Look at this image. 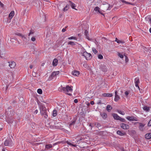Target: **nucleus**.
Here are the masks:
<instances>
[{"label": "nucleus", "mask_w": 151, "mask_h": 151, "mask_svg": "<svg viewBox=\"0 0 151 151\" xmlns=\"http://www.w3.org/2000/svg\"><path fill=\"white\" fill-rule=\"evenodd\" d=\"M39 107L41 114L44 115L45 118H47L48 115L47 110L44 105L43 104H41L40 105Z\"/></svg>", "instance_id": "nucleus-1"}, {"label": "nucleus", "mask_w": 151, "mask_h": 151, "mask_svg": "<svg viewBox=\"0 0 151 151\" xmlns=\"http://www.w3.org/2000/svg\"><path fill=\"white\" fill-rule=\"evenodd\" d=\"M62 90L64 92L66 93L68 95L70 96L71 95V93H69V92H72L73 91V89L71 88V86H67L65 87H63Z\"/></svg>", "instance_id": "nucleus-2"}, {"label": "nucleus", "mask_w": 151, "mask_h": 151, "mask_svg": "<svg viewBox=\"0 0 151 151\" xmlns=\"http://www.w3.org/2000/svg\"><path fill=\"white\" fill-rule=\"evenodd\" d=\"M112 115L114 119L120 120L122 122H126V121L124 119L122 118L119 116L117 114L113 113Z\"/></svg>", "instance_id": "nucleus-3"}, {"label": "nucleus", "mask_w": 151, "mask_h": 151, "mask_svg": "<svg viewBox=\"0 0 151 151\" xmlns=\"http://www.w3.org/2000/svg\"><path fill=\"white\" fill-rule=\"evenodd\" d=\"M82 55L84 56L87 60H90L92 58L91 54L88 53L86 51H85L83 53Z\"/></svg>", "instance_id": "nucleus-4"}, {"label": "nucleus", "mask_w": 151, "mask_h": 151, "mask_svg": "<svg viewBox=\"0 0 151 151\" xmlns=\"http://www.w3.org/2000/svg\"><path fill=\"white\" fill-rule=\"evenodd\" d=\"M128 120L131 121H138V119L136 117L134 116H127L126 117Z\"/></svg>", "instance_id": "nucleus-5"}, {"label": "nucleus", "mask_w": 151, "mask_h": 151, "mask_svg": "<svg viewBox=\"0 0 151 151\" xmlns=\"http://www.w3.org/2000/svg\"><path fill=\"white\" fill-rule=\"evenodd\" d=\"M139 124V130L141 131H143L144 130L143 127H144L145 124H143L142 123L138 122L135 123V124Z\"/></svg>", "instance_id": "nucleus-6"}, {"label": "nucleus", "mask_w": 151, "mask_h": 151, "mask_svg": "<svg viewBox=\"0 0 151 151\" xmlns=\"http://www.w3.org/2000/svg\"><path fill=\"white\" fill-rule=\"evenodd\" d=\"M120 126L122 128L124 129H128L129 128V126L128 125L123 123L120 124Z\"/></svg>", "instance_id": "nucleus-7"}, {"label": "nucleus", "mask_w": 151, "mask_h": 151, "mask_svg": "<svg viewBox=\"0 0 151 151\" xmlns=\"http://www.w3.org/2000/svg\"><path fill=\"white\" fill-rule=\"evenodd\" d=\"M100 68L103 72H107L108 70V68H107L106 66L104 65H101Z\"/></svg>", "instance_id": "nucleus-8"}, {"label": "nucleus", "mask_w": 151, "mask_h": 151, "mask_svg": "<svg viewBox=\"0 0 151 151\" xmlns=\"http://www.w3.org/2000/svg\"><path fill=\"white\" fill-rule=\"evenodd\" d=\"M9 66L11 68H14L16 65L14 61L9 62Z\"/></svg>", "instance_id": "nucleus-9"}, {"label": "nucleus", "mask_w": 151, "mask_h": 151, "mask_svg": "<svg viewBox=\"0 0 151 151\" xmlns=\"http://www.w3.org/2000/svg\"><path fill=\"white\" fill-rule=\"evenodd\" d=\"M115 97L114 98V101H117L120 99V97L117 95V92L116 91L115 92Z\"/></svg>", "instance_id": "nucleus-10"}, {"label": "nucleus", "mask_w": 151, "mask_h": 151, "mask_svg": "<svg viewBox=\"0 0 151 151\" xmlns=\"http://www.w3.org/2000/svg\"><path fill=\"white\" fill-rule=\"evenodd\" d=\"M100 115L102 117V118L104 119H105L107 117V114L105 112L101 113Z\"/></svg>", "instance_id": "nucleus-11"}, {"label": "nucleus", "mask_w": 151, "mask_h": 151, "mask_svg": "<svg viewBox=\"0 0 151 151\" xmlns=\"http://www.w3.org/2000/svg\"><path fill=\"white\" fill-rule=\"evenodd\" d=\"M103 7L104 8V9L107 10H110V5L109 4H103Z\"/></svg>", "instance_id": "nucleus-12"}, {"label": "nucleus", "mask_w": 151, "mask_h": 151, "mask_svg": "<svg viewBox=\"0 0 151 151\" xmlns=\"http://www.w3.org/2000/svg\"><path fill=\"white\" fill-rule=\"evenodd\" d=\"M94 10L102 15H104V14L102 13V12L100 11V8L98 6H96L95 7L94 9Z\"/></svg>", "instance_id": "nucleus-13"}, {"label": "nucleus", "mask_w": 151, "mask_h": 151, "mask_svg": "<svg viewBox=\"0 0 151 151\" xmlns=\"http://www.w3.org/2000/svg\"><path fill=\"white\" fill-rule=\"evenodd\" d=\"M117 134L121 136L124 135L126 134V133L125 132H122L120 130H118L117 131Z\"/></svg>", "instance_id": "nucleus-14"}, {"label": "nucleus", "mask_w": 151, "mask_h": 151, "mask_svg": "<svg viewBox=\"0 0 151 151\" xmlns=\"http://www.w3.org/2000/svg\"><path fill=\"white\" fill-rule=\"evenodd\" d=\"M80 74L79 72L78 71L74 70L72 72V74L75 76H77Z\"/></svg>", "instance_id": "nucleus-15"}, {"label": "nucleus", "mask_w": 151, "mask_h": 151, "mask_svg": "<svg viewBox=\"0 0 151 151\" xmlns=\"http://www.w3.org/2000/svg\"><path fill=\"white\" fill-rule=\"evenodd\" d=\"M145 138L149 139L151 138V133H149L146 134L145 135Z\"/></svg>", "instance_id": "nucleus-16"}, {"label": "nucleus", "mask_w": 151, "mask_h": 151, "mask_svg": "<svg viewBox=\"0 0 151 151\" xmlns=\"http://www.w3.org/2000/svg\"><path fill=\"white\" fill-rule=\"evenodd\" d=\"M58 63V60L57 59H55L52 62V65L54 66H56Z\"/></svg>", "instance_id": "nucleus-17"}, {"label": "nucleus", "mask_w": 151, "mask_h": 151, "mask_svg": "<svg viewBox=\"0 0 151 151\" xmlns=\"http://www.w3.org/2000/svg\"><path fill=\"white\" fill-rule=\"evenodd\" d=\"M77 118L76 117L70 123V126L71 125H74L76 122L77 120Z\"/></svg>", "instance_id": "nucleus-18"}, {"label": "nucleus", "mask_w": 151, "mask_h": 151, "mask_svg": "<svg viewBox=\"0 0 151 151\" xmlns=\"http://www.w3.org/2000/svg\"><path fill=\"white\" fill-rule=\"evenodd\" d=\"M102 95L104 97H111L113 96L112 94L111 93H104Z\"/></svg>", "instance_id": "nucleus-19"}, {"label": "nucleus", "mask_w": 151, "mask_h": 151, "mask_svg": "<svg viewBox=\"0 0 151 151\" xmlns=\"http://www.w3.org/2000/svg\"><path fill=\"white\" fill-rule=\"evenodd\" d=\"M14 15V11H12L11 13L9 14V18L11 19L13 17V16Z\"/></svg>", "instance_id": "nucleus-20"}, {"label": "nucleus", "mask_w": 151, "mask_h": 151, "mask_svg": "<svg viewBox=\"0 0 151 151\" xmlns=\"http://www.w3.org/2000/svg\"><path fill=\"white\" fill-rule=\"evenodd\" d=\"M69 2L70 3V5L72 8L76 10H77L75 8V7L76 6L75 4L73 3L72 2L70 1H69Z\"/></svg>", "instance_id": "nucleus-21"}, {"label": "nucleus", "mask_w": 151, "mask_h": 151, "mask_svg": "<svg viewBox=\"0 0 151 151\" xmlns=\"http://www.w3.org/2000/svg\"><path fill=\"white\" fill-rule=\"evenodd\" d=\"M112 108L110 105H108L106 106V109L109 112L112 109Z\"/></svg>", "instance_id": "nucleus-22"}, {"label": "nucleus", "mask_w": 151, "mask_h": 151, "mask_svg": "<svg viewBox=\"0 0 151 151\" xmlns=\"http://www.w3.org/2000/svg\"><path fill=\"white\" fill-rule=\"evenodd\" d=\"M10 141H11V140H6L4 142V145L5 146H8Z\"/></svg>", "instance_id": "nucleus-23"}, {"label": "nucleus", "mask_w": 151, "mask_h": 151, "mask_svg": "<svg viewBox=\"0 0 151 151\" xmlns=\"http://www.w3.org/2000/svg\"><path fill=\"white\" fill-rule=\"evenodd\" d=\"M84 35L86 36V38L88 40H90L89 37L88 36V31L86 30H85L84 32Z\"/></svg>", "instance_id": "nucleus-24"}, {"label": "nucleus", "mask_w": 151, "mask_h": 151, "mask_svg": "<svg viewBox=\"0 0 151 151\" xmlns=\"http://www.w3.org/2000/svg\"><path fill=\"white\" fill-rule=\"evenodd\" d=\"M14 121L13 119L12 118H9L7 119V121L9 124H12Z\"/></svg>", "instance_id": "nucleus-25"}, {"label": "nucleus", "mask_w": 151, "mask_h": 151, "mask_svg": "<svg viewBox=\"0 0 151 151\" xmlns=\"http://www.w3.org/2000/svg\"><path fill=\"white\" fill-rule=\"evenodd\" d=\"M52 146L50 144H47L45 145V148L47 149H50L52 147Z\"/></svg>", "instance_id": "nucleus-26"}, {"label": "nucleus", "mask_w": 151, "mask_h": 151, "mask_svg": "<svg viewBox=\"0 0 151 151\" xmlns=\"http://www.w3.org/2000/svg\"><path fill=\"white\" fill-rule=\"evenodd\" d=\"M143 109L145 111H150L149 107L146 106H144L143 107Z\"/></svg>", "instance_id": "nucleus-27"}, {"label": "nucleus", "mask_w": 151, "mask_h": 151, "mask_svg": "<svg viewBox=\"0 0 151 151\" xmlns=\"http://www.w3.org/2000/svg\"><path fill=\"white\" fill-rule=\"evenodd\" d=\"M94 125L97 127L98 128H99L101 126V124L98 122H95L94 123Z\"/></svg>", "instance_id": "nucleus-28"}, {"label": "nucleus", "mask_w": 151, "mask_h": 151, "mask_svg": "<svg viewBox=\"0 0 151 151\" xmlns=\"http://www.w3.org/2000/svg\"><path fill=\"white\" fill-rule=\"evenodd\" d=\"M117 112L119 113V114L124 115L125 114V113L123 111L120 110H117Z\"/></svg>", "instance_id": "nucleus-29"}, {"label": "nucleus", "mask_w": 151, "mask_h": 151, "mask_svg": "<svg viewBox=\"0 0 151 151\" xmlns=\"http://www.w3.org/2000/svg\"><path fill=\"white\" fill-rule=\"evenodd\" d=\"M135 83L138 84L139 82V78H135Z\"/></svg>", "instance_id": "nucleus-30"}, {"label": "nucleus", "mask_w": 151, "mask_h": 151, "mask_svg": "<svg viewBox=\"0 0 151 151\" xmlns=\"http://www.w3.org/2000/svg\"><path fill=\"white\" fill-rule=\"evenodd\" d=\"M52 115L54 116H55L57 115V111L56 110H53Z\"/></svg>", "instance_id": "nucleus-31"}, {"label": "nucleus", "mask_w": 151, "mask_h": 151, "mask_svg": "<svg viewBox=\"0 0 151 151\" xmlns=\"http://www.w3.org/2000/svg\"><path fill=\"white\" fill-rule=\"evenodd\" d=\"M30 32L29 33L28 35L29 36L30 35L33 34L34 32V30L32 29H31L30 31Z\"/></svg>", "instance_id": "nucleus-32"}, {"label": "nucleus", "mask_w": 151, "mask_h": 151, "mask_svg": "<svg viewBox=\"0 0 151 151\" xmlns=\"http://www.w3.org/2000/svg\"><path fill=\"white\" fill-rule=\"evenodd\" d=\"M37 92L39 94H42V89L40 88L37 89Z\"/></svg>", "instance_id": "nucleus-33"}, {"label": "nucleus", "mask_w": 151, "mask_h": 151, "mask_svg": "<svg viewBox=\"0 0 151 151\" xmlns=\"http://www.w3.org/2000/svg\"><path fill=\"white\" fill-rule=\"evenodd\" d=\"M68 45H70L72 46L74 45H75L74 42H69L68 43Z\"/></svg>", "instance_id": "nucleus-34"}, {"label": "nucleus", "mask_w": 151, "mask_h": 151, "mask_svg": "<svg viewBox=\"0 0 151 151\" xmlns=\"http://www.w3.org/2000/svg\"><path fill=\"white\" fill-rule=\"evenodd\" d=\"M121 1L122 3H125L126 4H131L129 2H127L124 0H121Z\"/></svg>", "instance_id": "nucleus-35"}, {"label": "nucleus", "mask_w": 151, "mask_h": 151, "mask_svg": "<svg viewBox=\"0 0 151 151\" xmlns=\"http://www.w3.org/2000/svg\"><path fill=\"white\" fill-rule=\"evenodd\" d=\"M115 41L116 42H117L118 43H122V41L119 40L117 39V38H116Z\"/></svg>", "instance_id": "nucleus-36"}, {"label": "nucleus", "mask_w": 151, "mask_h": 151, "mask_svg": "<svg viewBox=\"0 0 151 151\" xmlns=\"http://www.w3.org/2000/svg\"><path fill=\"white\" fill-rule=\"evenodd\" d=\"M92 50L93 52L95 54L98 52L94 48H92Z\"/></svg>", "instance_id": "nucleus-37"}, {"label": "nucleus", "mask_w": 151, "mask_h": 151, "mask_svg": "<svg viewBox=\"0 0 151 151\" xmlns=\"http://www.w3.org/2000/svg\"><path fill=\"white\" fill-rule=\"evenodd\" d=\"M16 34L19 36H21L23 38H26L24 36V35H22L21 34L18 33V34Z\"/></svg>", "instance_id": "nucleus-38"}, {"label": "nucleus", "mask_w": 151, "mask_h": 151, "mask_svg": "<svg viewBox=\"0 0 151 151\" xmlns=\"http://www.w3.org/2000/svg\"><path fill=\"white\" fill-rule=\"evenodd\" d=\"M36 72L33 71L32 73V75L34 77H36Z\"/></svg>", "instance_id": "nucleus-39"}, {"label": "nucleus", "mask_w": 151, "mask_h": 151, "mask_svg": "<svg viewBox=\"0 0 151 151\" xmlns=\"http://www.w3.org/2000/svg\"><path fill=\"white\" fill-rule=\"evenodd\" d=\"M118 56L121 58H122L124 57V56L120 54V53H118Z\"/></svg>", "instance_id": "nucleus-40"}, {"label": "nucleus", "mask_w": 151, "mask_h": 151, "mask_svg": "<svg viewBox=\"0 0 151 151\" xmlns=\"http://www.w3.org/2000/svg\"><path fill=\"white\" fill-rule=\"evenodd\" d=\"M69 40L74 39L76 40V38L74 37H71L68 38Z\"/></svg>", "instance_id": "nucleus-41"}, {"label": "nucleus", "mask_w": 151, "mask_h": 151, "mask_svg": "<svg viewBox=\"0 0 151 151\" xmlns=\"http://www.w3.org/2000/svg\"><path fill=\"white\" fill-rule=\"evenodd\" d=\"M98 58L99 59H101L103 58V56L101 55H99L98 56Z\"/></svg>", "instance_id": "nucleus-42"}, {"label": "nucleus", "mask_w": 151, "mask_h": 151, "mask_svg": "<svg viewBox=\"0 0 151 151\" xmlns=\"http://www.w3.org/2000/svg\"><path fill=\"white\" fill-rule=\"evenodd\" d=\"M125 62L127 63L129 59L128 58V57L126 56L125 55Z\"/></svg>", "instance_id": "nucleus-43"}, {"label": "nucleus", "mask_w": 151, "mask_h": 151, "mask_svg": "<svg viewBox=\"0 0 151 151\" xmlns=\"http://www.w3.org/2000/svg\"><path fill=\"white\" fill-rule=\"evenodd\" d=\"M147 125L148 126H151V119L148 122V123Z\"/></svg>", "instance_id": "nucleus-44"}, {"label": "nucleus", "mask_w": 151, "mask_h": 151, "mask_svg": "<svg viewBox=\"0 0 151 151\" xmlns=\"http://www.w3.org/2000/svg\"><path fill=\"white\" fill-rule=\"evenodd\" d=\"M56 76V74H55V73L54 72H53L52 73L51 75V76H53V77H55V76Z\"/></svg>", "instance_id": "nucleus-45"}, {"label": "nucleus", "mask_w": 151, "mask_h": 151, "mask_svg": "<svg viewBox=\"0 0 151 151\" xmlns=\"http://www.w3.org/2000/svg\"><path fill=\"white\" fill-rule=\"evenodd\" d=\"M129 93V91H126L125 92V94L126 96H127L128 95Z\"/></svg>", "instance_id": "nucleus-46"}, {"label": "nucleus", "mask_w": 151, "mask_h": 151, "mask_svg": "<svg viewBox=\"0 0 151 151\" xmlns=\"http://www.w3.org/2000/svg\"><path fill=\"white\" fill-rule=\"evenodd\" d=\"M31 40L32 41H34L36 39L35 37H33L31 38Z\"/></svg>", "instance_id": "nucleus-47"}, {"label": "nucleus", "mask_w": 151, "mask_h": 151, "mask_svg": "<svg viewBox=\"0 0 151 151\" xmlns=\"http://www.w3.org/2000/svg\"><path fill=\"white\" fill-rule=\"evenodd\" d=\"M55 74H56V75H58V74H59V71H55V72H54Z\"/></svg>", "instance_id": "nucleus-48"}, {"label": "nucleus", "mask_w": 151, "mask_h": 151, "mask_svg": "<svg viewBox=\"0 0 151 151\" xmlns=\"http://www.w3.org/2000/svg\"><path fill=\"white\" fill-rule=\"evenodd\" d=\"M67 143L70 145L72 146V144L71 143L68 142V141L66 142Z\"/></svg>", "instance_id": "nucleus-49"}, {"label": "nucleus", "mask_w": 151, "mask_h": 151, "mask_svg": "<svg viewBox=\"0 0 151 151\" xmlns=\"http://www.w3.org/2000/svg\"><path fill=\"white\" fill-rule=\"evenodd\" d=\"M67 143L70 145L72 146V144L71 143L68 142V141L66 142Z\"/></svg>", "instance_id": "nucleus-50"}, {"label": "nucleus", "mask_w": 151, "mask_h": 151, "mask_svg": "<svg viewBox=\"0 0 151 151\" xmlns=\"http://www.w3.org/2000/svg\"><path fill=\"white\" fill-rule=\"evenodd\" d=\"M67 143L70 145L72 146V144L71 143L68 142V141L66 142Z\"/></svg>", "instance_id": "nucleus-51"}, {"label": "nucleus", "mask_w": 151, "mask_h": 151, "mask_svg": "<svg viewBox=\"0 0 151 151\" xmlns=\"http://www.w3.org/2000/svg\"><path fill=\"white\" fill-rule=\"evenodd\" d=\"M0 6L2 7H4V4L2 3L1 2V1H0Z\"/></svg>", "instance_id": "nucleus-52"}, {"label": "nucleus", "mask_w": 151, "mask_h": 151, "mask_svg": "<svg viewBox=\"0 0 151 151\" xmlns=\"http://www.w3.org/2000/svg\"><path fill=\"white\" fill-rule=\"evenodd\" d=\"M67 7V6L66 5V6L63 9V11H65L68 10V9H66Z\"/></svg>", "instance_id": "nucleus-53"}, {"label": "nucleus", "mask_w": 151, "mask_h": 151, "mask_svg": "<svg viewBox=\"0 0 151 151\" xmlns=\"http://www.w3.org/2000/svg\"><path fill=\"white\" fill-rule=\"evenodd\" d=\"M38 111L37 110H36L35 111V112H34V114H36L37 113Z\"/></svg>", "instance_id": "nucleus-54"}, {"label": "nucleus", "mask_w": 151, "mask_h": 151, "mask_svg": "<svg viewBox=\"0 0 151 151\" xmlns=\"http://www.w3.org/2000/svg\"><path fill=\"white\" fill-rule=\"evenodd\" d=\"M74 102L76 103H77L78 102V100H77V99H75L74 100Z\"/></svg>", "instance_id": "nucleus-55"}, {"label": "nucleus", "mask_w": 151, "mask_h": 151, "mask_svg": "<svg viewBox=\"0 0 151 151\" xmlns=\"http://www.w3.org/2000/svg\"><path fill=\"white\" fill-rule=\"evenodd\" d=\"M135 84L136 87H137L139 88V86L138 84L135 83Z\"/></svg>", "instance_id": "nucleus-56"}, {"label": "nucleus", "mask_w": 151, "mask_h": 151, "mask_svg": "<svg viewBox=\"0 0 151 151\" xmlns=\"http://www.w3.org/2000/svg\"><path fill=\"white\" fill-rule=\"evenodd\" d=\"M90 103L91 105H93L94 104V102L93 101H91Z\"/></svg>", "instance_id": "nucleus-57"}, {"label": "nucleus", "mask_w": 151, "mask_h": 151, "mask_svg": "<svg viewBox=\"0 0 151 151\" xmlns=\"http://www.w3.org/2000/svg\"><path fill=\"white\" fill-rule=\"evenodd\" d=\"M66 30H65V28H63L62 29V31L63 32H65V31Z\"/></svg>", "instance_id": "nucleus-58"}, {"label": "nucleus", "mask_w": 151, "mask_h": 151, "mask_svg": "<svg viewBox=\"0 0 151 151\" xmlns=\"http://www.w3.org/2000/svg\"><path fill=\"white\" fill-rule=\"evenodd\" d=\"M90 103L88 102H87V103H86V104L88 106H90Z\"/></svg>", "instance_id": "nucleus-59"}, {"label": "nucleus", "mask_w": 151, "mask_h": 151, "mask_svg": "<svg viewBox=\"0 0 151 151\" xmlns=\"http://www.w3.org/2000/svg\"><path fill=\"white\" fill-rule=\"evenodd\" d=\"M101 104V101L100 100L98 102H97V104Z\"/></svg>", "instance_id": "nucleus-60"}, {"label": "nucleus", "mask_w": 151, "mask_h": 151, "mask_svg": "<svg viewBox=\"0 0 151 151\" xmlns=\"http://www.w3.org/2000/svg\"><path fill=\"white\" fill-rule=\"evenodd\" d=\"M76 145H73V144L72 145V146H73L74 147H76Z\"/></svg>", "instance_id": "nucleus-61"}, {"label": "nucleus", "mask_w": 151, "mask_h": 151, "mask_svg": "<svg viewBox=\"0 0 151 151\" xmlns=\"http://www.w3.org/2000/svg\"><path fill=\"white\" fill-rule=\"evenodd\" d=\"M16 102V101L15 100H14L12 101V103L14 104Z\"/></svg>", "instance_id": "nucleus-62"}, {"label": "nucleus", "mask_w": 151, "mask_h": 151, "mask_svg": "<svg viewBox=\"0 0 151 151\" xmlns=\"http://www.w3.org/2000/svg\"><path fill=\"white\" fill-rule=\"evenodd\" d=\"M58 143H58V142L55 143H54V144H53V146L55 145H56Z\"/></svg>", "instance_id": "nucleus-63"}, {"label": "nucleus", "mask_w": 151, "mask_h": 151, "mask_svg": "<svg viewBox=\"0 0 151 151\" xmlns=\"http://www.w3.org/2000/svg\"><path fill=\"white\" fill-rule=\"evenodd\" d=\"M149 20L150 22V23L151 24V18H149Z\"/></svg>", "instance_id": "nucleus-64"}]
</instances>
